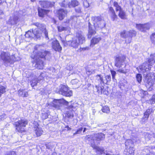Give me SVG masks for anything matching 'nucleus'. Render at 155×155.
<instances>
[{
    "mask_svg": "<svg viewBox=\"0 0 155 155\" xmlns=\"http://www.w3.org/2000/svg\"><path fill=\"white\" fill-rule=\"evenodd\" d=\"M151 40L153 43H155V33L153 34L150 37Z\"/></svg>",
    "mask_w": 155,
    "mask_h": 155,
    "instance_id": "864d4df0",
    "label": "nucleus"
},
{
    "mask_svg": "<svg viewBox=\"0 0 155 155\" xmlns=\"http://www.w3.org/2000/svg\"><path fill=\"white\" fill-rule=\"evenodd\" d=\"M153 110L152 108L147 109L144 113V115L143 118L144 120H148L150 114L152 112Z\"/></svg>",
    "mask_w": 155,
    "mask_h": 155,
    "instance_id": "393cba45",
    "label": "nucleus"
},
{
    "mask_svg": "<svg viewBox=\"0 0 155 155\" xmlns=\"http://www.w3.org/2000/svg\"><path fill=\"white\" fill-rule=\"evenodd\" d=\"M101 40V38L99 36H96L92 38L91 40L90 46L93 47L95 44H97Z\"/></svg>",
    "mask_w": 155,
    "mask_h": 155,
    "instance_id": "f3484780",
    "label": "nucleus"
},
{
    "mask_svg": "<svg viewBox=\"0 0 155 155\" xmlns=\"http://www.w3.org/2000/svg\"><path fill=\"white\" fill-rule=\"evenodd\" d=\"M105 78L106 80H104V82H103V84H107L108 83H109L111 81V76L110 75H107L105 76Z\"/></svg>",
    "mask_w": 155,
    "mask_h": 155,
    "instance_id": "72a5a7b5",
    "label": "nucleus"
},
{
    "mask_svg": "<svg viewBox=\"0 0 155 155\" xmlns=\"http://www.w3.org/2000/svg\"><path fill=\"white\" fill-rule=\"evenodd\" d=\"M148 61L151 64H153L155 63V53L150 55Z\"/></svg>",
    "mask_w": 155,
    "mask_h": 155,
    "instance_id": "cd10ccee",
    "label": "nucleus"
},
{
    "mask_svg": "<svg viewBox=\"0 0 155 155\" xmlns=\"http://www.w3.org/2000/svg\"><path fill=\"white\" fill-rule=\"evenodd\" d=\"M34 25L36 26L40 30V31H38V30L35 29L32 31L29 30L26 32L25 36L27 38H35L38 39L41 36V32H43L46 38L48 39V32L46 29L45 25L43 24H41L38 23H36Z\"/></svg>",
    "mask_w": 155,
    "mask_h": 155,
    "instance_id": "f257e3e1",
    "label": "nucleus"
},
{
    "mask_svg": "<svg viewBox=\"0 0 155 155\" xmlns=\"http://www.w3.org/2000/svg\"><path fill=\"white\" fill-rule=\"evenodd\" d=\"M106 155H113L110 154H109L108 153H106Z\"/></svg>",
    "mask_w": 155,
    "mask_h": 155,
    "instance_id": "774afa93",
    "label": "nucleus"
},
{
    "mask_svg": "<svg viewBox=\"0 0 155 155\" xmlns=\"http://www.w3.org/2000/svg\"><path fill=\"white\" fill-rule=\"evenodd\" d=\"M120 35L121 38L125 39L128 38V40H126V43H130L132 40L133 37L134 36L136 35V32L135 31L130 30L129 31H127L125 30H123L121 31L120 33Z\"/></svg>",
    "mask_w": 155,
    "mask_h": 155,
    "instance_id": "39448f33",
    "label": "nucleus"
},
{
    "mask_svg": "<svg viewBox=\"0 0 155 155\" xmlns=\"http://www.w3.org/2000/svg\"><path fill=\"white\" fill-rule=\"evenodd\" d=\"M43 61L39 59L36 62L35 67L39 69H42L43 68Z\"/></svg>",
    "mask_w": 155,
    "mask_h": 155,
    "instance_id": "a878e982",
    "label": "nucleus"
},
{
    "mask_svg": "<svg viewBox=\"0 0 155 155\" xmlns=\"http://www.w3.org/2000/svg\"><path fill=\"white\" fill-rule=\"evenodd\" d=\"M101 18L100 16H94L91 17V20L93 21V23L94 24V26H98V24H97L98 21H101Z\"/></svg>",
    "mask_w": 155,
    "mask_h": 155,
    "instance_id": "5701e85b",
    "label": "nucleus"
},
{
    "mask_svg": "<svg viewBox=\"0 0 155 155\" xmlns=\"http://www.w3.org/2000/svg\"><path fill=\"white\" fill-rule=\"evenodd\" d=\"M39 16L41 17H43L44 15H46L49 12L48 10H46L39 8L38 9Z\"/></svg>",
    "mask_w": 155,
    "mask_h": 155,
    "instance_id": "4be33fe9",
    "label": "nucleus"
},
{
    "mask_svg": "<svg viewBox=\"0 0 155 155\" xmlns=\"http://www.w3.org/2000/svg\"><path fill=\"white\" fill-rule=\"evenodd\" d=\"M85 139L87 140H88L89 139H91L93 140V135H87L85 137Z\"/></svg>",
    "mask_w": 155,
    "mask_h": 155,
    "instance_id": "5fc2aeb1",
    "label": "nucleus"
},
{
    "mask_svg": "<svg viewBox=\"0 0 155 155\" xmlns=\"http://www.w3.org/2000/svg\"><path fill=\"white\" fill-rule=\"evenodd\" d=\"M58 29L59 32H61L62 31L65 30L66 29V28L62 26H58Z\"/></svg>",
    "mask_w": 155,
    "mask_h": 155,
    "instance_id": "de8ad7c7",
    "label": "nucleus"
},
{
    "mask_svg": "<svg viewBox=\"0 0 155 155\" xmlns=\"http://www.w3.org/2000/svg\"><path fill=\"white\" fill-rule=\"evenodd\" d=\"M69 67H70V69H69L70 71H71L73 69V66H71V67L70 66Z\"/></svg>",
    "mask_w": 155,
    "mask_h": 155,
    "instance_id": "69168bd1",
    "label": "nucleus"
},
{
    "mask_svg": "<svg viewBox=\"0 0 155 155\" xmlns=\"http://www.w3.org/2000/svg\"><path fill=\"white\" fill-rule=\"evenodd\" d=\"M143 64H145L146 68H148V70L149 71L151 69V66H152L153 64H151L150 63H149L148 61V62H145L143 63Z\"/></svg>",
    "mask_w": 155,
    "mask_h": 155,
    "instance_id": "49530a36",
    "label": "nucleus"
},
{
    "mask_svg": "<svg viewBox=\"0 0 155 155\" xmlns=\"http://www.w3.org/2000/svg\"><path fill=\"white\" fill-rule=\"evenodd\" d=\"M92 0H83V5L84 6L87 8L88 7L90 6V4L92 3Z\"/></svg>",
    "mask_w": 155,
    "mask_h": 155,
    "instance_id": "f704fd0d",
    "label": "nucleus"
},
{
    "mask_svg": "<svg viewBox=\"0 0 155 155\" xmlns=\"http://www.w3.org/2000/svg\"><path fill=\"white\" fill-rule=\"evenodd\" d=\"M34 124H35V126H34L35 128H38V125L37 122L35 121L34 123Z\"/></svg>",
    "mask_w": 155,
    "mask_h": 155,
    "instance_id": "0e129e2a",
    "label": "nucleus"
},
{
    "mask_svg": "<svg viewBox=\"0 0 155 155\" xmlns=\"http://www.w3.org/2000/svg\"><path fill=\"white\" fill-rule=\"evenodd\" d=\"M79 2L76 0L72 1L71 3L68 4V7L70 8L75 7L78 6L79 5Z\"/></svg>",
    "mask_w": 155,
    "mask_h": 155,
    "instance_id": "bb28decb",
    "label": "nucleus"
},
{
    "mask_svg": "<svg viewBox=\"0 0 155 155\" xmlns=\"http://www.w3.org/2000/svg\"><path fill=\"white\" fill-rule=\"evenodd\" d=\"M72 95V91L71 90H68V97H70Z\"/></svg>",
    "mask_w": 155,
    "mask_h": 155,
    "instance_id": "680f3d73",
    "label": "nucleus"
},
{
    "mask_svg": "<svg viewBox=\"0 0 155 155\" xmlns=\"http://www.w3.org/2000/svg\"><path fill=\"white\" fill-rule=\"evenodd\" d=\"M4 15V13L2 10L0 9V18H2Z\"/></svg>",
    "mask_w": 155,
    "mask_h": 155,
    "instance_id": "052dcab7",
    "label": "nucleus"
},
{
    "mask_svg": "<svg viewBox=\"0 0 155 155\" xmlns=\"http://www.w3.org/2000/svg\"><path fill=\"white\" fill-rule=\"evenodd\" d=\"M75 38L78 39V42L80 44H82L85 41V38L82 32L81 31H79L76 33Z\"/></svg>",
    "mask_w": 155,
    "mask_h": 155,
    "instance_id": "6e6552de",
    "label": "nucleus"
},
{
    "mask_svg": "<svg viewBox=\"0 0 155 155\" xmlns=\"http://www.w3.org/2000/svg\"><path fill=\"white\" fill-rule=\"evenodd\" d=\"M114 6L116 8L117 7H118L119 5L118 4V3L116 2H114Z\"/></svg>",
    "mask_w": 155,
    "mask_h": 155,
    "instance_id": "e2e57ef3",
    "label": "nucleus"
},
{
    "mask_svg": "<svg viewBox=\"0 0 155 155\" xmlns=\"http://www.w3.org/2000/svg\"><path fill=\"white\" fill-rule=\"evenodd\" d=\"M18 93L19 96L27 97L28 96V92L25 89L19 90L18 91Z\"/></svg>",
    "mask_w": 155,
    "mask_h": 155,
    "instance_id": "b1692460",
    "label": "nucleus"
},
{
    "mask_svg": "<svg viewBox=\"0 0 155 155\" xmlns=\"http://www.w3.org/2000/svg\"><path fill=\"white\" fill-rule=\"evenodd\" d=\"M57 14L60 20H62L66 14V12L63 9H61L57 11Z\"/></svg>",
    "mask_w": 155,
    "mask_h": 155,
    "instance_id": "aec40b11",
    "label": "nucleus"
},
{
    "mask_svg": "<svg viewBox=\"0 0 155 155\" xmlns=\"http://www.w3.org/2000/svg\"><path fill=\"white\" fill-rule=\"evenodd\" d=\"M136 27L140 31L142 32H145L147 30H149L150 27V26L149 23H146L144 24L136 25Z\"/></svg>",
    "mask_w": 155,
    "mask_h": 155,
    "instance_id": "9d476101",
    "label": "nucleus"
},
{
    "mask_svg": "<svg viewBox=\"0 0 155 155\" xmlns=\"http://www.w3.org/2000/svg\"><path fill=\"white\" fill-rule=\"evenodd\" d=\"M6 117V115L5 114H3L2 115L0 116V119L1 120H3L5 119Z\"/></svg>",
    "mask_w": 155,
    "mask_h": 155,
    "instance_id": "bf43d9fd",
    "label": "nucleus"
},
{
    "mask_svg": "<svg viewBox=\"0 0 155 155\" xmlns=\"http://www.w3.org/2000/svg\"><path fill=\"white\" fill-rule=\"evenodd\" d=\"M149 103L151 104L155 103V94H153L149 101Z\"/></svg>",
    "mask_w": 155,
    "mask_h": 155,
    "instance_id": "a18cd8bd",
    "label": "nucleus"
},
{
    "mask_svg": "<svg viewBox=\"0 0 155 155\" xmlns=\"http://www.w3.org/2000/svg\"><path fill=\"white\" fill-rule=\"evenodd\" d=\"M48 114L47 113H42L41 116L43 119H45L48 117Z\"/></svg>",
    "mask_w": 155,
    "mask_h": 155,
    "instance_id": "8fccbe9b",
    "label": "nucleus"
},
{
    "mask_svg": "<svg viewBox=\"0 0 155 155\" xmlns=\"http://www.w3.org/2000/svg\"><path fill=\"white\" fill-rule=\"evenodd\" d=\"M39 3L42 7L44 8L51 7L54 5L53 3L46 1H40L39 2Z\"/></svg>",
    "mask_w": 155,
    "mask_h": 155,
    "instance_id": "dca6fc26",
    "label": "nucleus"
},
{
    "mask_svg": "<svg viewBox=\"0 0 155 155\" xmlns=\"http://www.w3.org/2000/svg\"><path fill=\"white\" fill-rule=\"evenodd\" d=\"M65 101L63 99L59 100H54L51 105L56 108H58L59 107L61 104H64Z\"/></svg>",
    "mask_w": 155,
    "mask_h": 155,
    "instance_id": "9b49d317",
    "label": "nucleus"
},
{
    "mask_svg": "<svg viewBox=\"0 0 155 155\" xmlns=\"http://www.w3.org/2000/svg\"><path fill=\"white\" fill-rule=\"evenodd\" d=\"M118 16L122 19H126V15L125 12L123 10L120 11L119 12Z\"/></svg>",
    "mask_w": 155,
    "mask_h": 155,
    "instance_id": "7c9ffc66",
    "label": "nucleus"
},
{
    "mask_svg": "<svg viewBox=\"0 0 155 155\" xmlns=\"http://www.w3.org/2000/svg\"><path fill=\"white\" fill-rule=\"evenodd\" d=\"M108 13L113 21H114L117 18V15L116 14L114 8L112 7H109Z\"/></svg>",
    "mask_w": 155,
    "mask_h": 155,
    "instance_id": "f8f14e48",
    "label": "nucleus"
},
{
    "mask_svg": "<svg viewBox=\"0 0 155 155\" xmlns=\"http://www.w3.org/2000/svg\"><path fill=\"white\" fill-rule=\"evenodd\" d=\"M35 132L37 136H40L42 134L43 131L41 128H37L35 130Z\"/></svg>",
    "mask_w": 155,
    "mask_h": 155,
    "instance_id": "c9c22d12",
    "label": "nucleus"
},
{
    "mask_svg": "<svg viewBox=\"0 0 155 155\" xmlns=\"http://www.w3.org/2000/svg\"><path fill=\"white\" fill-rule=\"evenodd\" d=\"M126 57L124 55H118L115 57L114 65L116 67L119 68L117 71L120 73L126 74L127 73L126 69L124 68H120L124 64L126 59Z\"/></svg>",
    "mask_w": 155,
    "mask_h": 155,
    "instance_id": "f03ea898",
    "label": "nucleus"
},
{
    "mask_svg": "<svg viewBox=\"0 0 155 155\" xmlns=\"http://www.w3.org/2000/svg\"><path fill=\"white\" fill-rule=\"evenodd\" d=\"M68 42L69 43L68 44L70 46L74 48H77L79 44L75 38H73L72 41H68Z\"/></svg>",
    "mask_w": 155,
    "mask_h": 155,
    "instance_id": "412c9836",
    "label": "nucleus"
},
{
    "mask_svg": "<svg viewBox=\"0 0 155 155\" xmlns=\"http://www.w3.org/2000/svg\"><path fill=\"white\" fill-rule=\"evenodd\" d=\"M125 144L127 148L133 147L134 146L133 142L131 140H127L125 143Z\"/></svg>",
    "mask_w": 155,
    "mask_h": 155,
    "instance_id": "c85d7f7f",
    "label": "nucleus"
},
{
    "mask_svg": "<svg viewBox=\"0 0 155 155\" xmlns=\"http://www.w3.org/2000/svg\"><path fill=\"white\" fill-rule=\"evenodd\" d=\"M52 154L53 155H57V153L55 152L53 153Z\"/></svg>",
    "mask_w": 155,
    "mask_h": 155,
    "instance_id": "338daca9",
    "label": "nucleus"
},
{
    "mask_svg": "<svg viewBox=\"0 0 155 155\" xmlns=\"http://www.w3.org/2000/svg\"><path fill=\"white\" fill-rule=\"evenodd\" d=\"M88 34L87 35V38L90 39L92 36L96 32L93 28L92 25L90 22L88 23Z\"/></svg>",
    "mask_w": 155,
    "mask_h": 155,
    "instance_id": "a211bd4d",
    "label": "nucleus"
},
{
    "mask_svg": "<svg viewBox=\"0 0 155 155\" xmlns=\"http://www.w3.org/2000/svg\"><path fill=\"white\" fill-rule=\"evenodd\" d=\"M78 80L77 79H73L71 80V83L72 84H75L78 83Z\"/></svg>",
    "mask_w": 155,
    "mask_h": 155,
    "instance_id": "6e6d98bb",
    "label": "nucleus"
},
{
    "mask_svg": "<svg viewBox=\"0 0 155 155\" xmlns=\"http://www.w3.org/2000/svg\"><path fill=\"white\" fill-rule=\"evenodd\" d=\"M105 138V134L102 133L95 134L93 135V140L100 141L103 140Z\"/></svg>",
    "mask_w": 155,
    "mask_h": 155,
    "instance_id": "ddd939ff",
    "label": "nucleus"
},
{
    "mask_svg": "<svg viewBox=\"0 0 155 155\" xmlns=\"http://www.w3.org/2000/svg\"><path fill=\"white\" fill-rule=\"evenodd\" d=\"M91 147L95 150V152L97 154H102L104 152L103 147L96 146L94 144H91Z\"/></svg>",
    "mask_w": 155,
    "mask_h": 155,
    "instance_id": "2eb2a0df",
    "label": "nucleus"
},
{
    "mask_svg": "<svg viewBox=\"0 0 155 155\" xmlns=\"http://www.w3.org/2000/svg\"><path fill=\"white\" fill-rule=\"evenodd\" d=\"M7 155H16V153L14 151H10L8 153Z\"/></svg>",
    "mask_w": 155,
    "mask_h": 155,
    "instance_id": "4d7b16f0",
    "label": "nucleus"
},
{
    "mask_svg": "<svg viewBox=\"0 0 155 155\" xmlns=\"http://www.w3.org/2000/svg\"><path fill=\"white\" fill-rule=\"evenodd\" d=\"M104 88L103 86H100L99 85H96L95 87V90L98 93H102V90Z\"/></svg>",
    "mask_w": 155,
    "mask_h": 155,
    "instance_id": "ea45409f",
    "label": "nucleus"
},
{
    "mask_svg": "<svg viewBox=\"0 0 155 155\" xmlns=\"http://www.w3.org/2000/svg\"><path fill=\"white\" fill-rule=\"evenodd\" d=\"M68 88L64 85H62L61 86L60 90L59 91V93L62 95L68 96Z\"/></svg>",
    "mask_w": 155,
    "mask_h": 155,
    "instance_id": "6ab92c4d",
    "label": "nucleus"
},
{
    "mask_svg": "<svg viewBox=\"0 0 155 155\" xmlns=\"http://www.w3.org/2000/svg\"><path fill=\"white\" fill-rule=\"evenodd\" d=\"M0 59L5 64H12L15 61L14 55H11L9 52L2 51L1 52Z\"/></svg>",
    "mask_w": 155,
    "mask_h": 155,
    "instance_id": "7ed1b4c3",
    "label": "nucleus"
},
{
    "mask_svg": "<svg viewBox=\"0 0 155 155\" xmlns=\"http://www.w3.org/2000/svg\"><path fill=\"white\" fill-rule=\"evenodd\" d=\"M6 88V87L5 85L3 86L0 84V97L5 92Z\"/></svg>",
    "mask_w": 155,
    "mask_h": 155,
    "instance_id": "4c0bfd02",
    "label": "nucleus"
},
{
    "mask_svg": "<svg viewBox=\"0 0 155 155\" xmlns=\"http://www.w3.org/2000/svg\"><path fill=\"white\" fill-rule=\"evenodd\" d=\"M75 12L78 13H81V8L80 7H77L75 8Z\"/></svg>",
    "mask_w": 155,
    "mask_h": 155,
    "instance_id": "09e8293b",
    "label": "nucleus"
},
{
    "mask_svg": "<svg viewBox=\"0 0 155 155\" xmlns=\"http://www.w3.org/2000/svg\"><path fill=\"white\" fill-rule=\"evenodd\" d=\"M28 123V120L24 119H21L15 122L14 125L15 126L16 130L19 133L24 134L25 132V127Z\"/></svg>",
    "mask_w": 155,
    "mask_h": 155,
    "instance_id": "20e7f679",
    "label": "nucleus"
},
{
    "mask_svg": "<svg viewBox=\"0 0 155 155\" xmlns=\"http://www.w3.org/2000/svg\"><path fill=\"white\" fill-rule=\"evenodd\" d=\"M136 78L138 82L140 83L141 82L142 79V75L139 74H137L136 75Z\"/></svg>",
    "mask_w": 155,
    "mask_h": 155,
    "instance_id": "c03bdc74",
    "label": "nucleus"
},
{
    "mask_svg": "<svg viewBox=\"0 0 155 155\" xmlns=\"http://www.w3.org/2000/svg\"><path fill=\"white\" fill-rule=\"evenodd\" d=\"M19 18L17 16H12L7 21V23L11 25H16L18 21Z\"/></svg>",
    "mask_w": 155,
    "mask_h": 155,
    "instance_id": "1a4fd4ad",
    "label": "nucleus"
},
{
    "mask_svg": "<svg viewBox=\"0 0 155 155\" xmlns=\"http://www.w3.org/2000/svg\"><path fill=\"white\" fill-rule=\"evenodd\" d=\"M127 152L130 155H134V149L133 147H129L127 148Z\"/></svg>",
    "mask_w": 155,
    "mask_h": 155,
    "instance_id": "58836bf2",
    "label": "nucleus"
},
{
    "mask_svg": "<svg viewBox=\"0 0 155 155\" xmlns=\"http://www.w3.org/2000/svg\"><path fill=\"white\" fill-rule=\"evenodd\" d=\"M89 68H90V67L88 66L86 68V74L88 75H90L91 74L92 72H95V70L93 69V68L92 69L90 70L89 69Z\"/></svg>",
    "mask_w": 155,
    "mask_h": 155,
    "instance_id": "a19ab883",
    "label": "nucleus"
},
{
    "mask_svg": "<svg viewBox=\"0 0 155 155\" xmlns=\"http://www.w3.org/2000/svg\"><path fill=\"white\" fill-rule=\"evenodd\" d=\"M96 80L97 81L100 82L101 84H103V82H104V79L101 74L97 75L96 76Z\"/></svg>",
    "mask_w": 155,
    "mask_h": 155,
    "instance_id": "2f4dec72",
    "label": "nucleus"
},
{
    "mask_svg": "<svg viewBox=\"0 0 155 155\" xmlns=\"http://www.w3.org/2000/svg\"><path fill=\"white\" fill-rule=\"evenodd\" d=\"M52 47L53 48L55 51H60L62 49V48L60 45L58 41L56 40L52 42Z\"/></svg>",
    "mask_w": 155,
    "mask_h": 155,
    "instance_id": "4468645a",
    "label": "nucleus"
},
{
    "mask_svg": "<svg viewBox=\"0 0 155 155\" xmlns=\"http://www.w3.org/2000/svg\"><path fill=\"white\" fill-rule=\"evenodd\" d=\"M83 129V128L82 127L79 128L77 130V131L75 133H74V135L76 134H80L81 133Z\"/></svg>",
    "mask_w": 155,
    "mask_h": 155,
    "instance_id": "603ef678",
    "label": "nucleus"
},
{
    "mask_svg": "<svg viewBox=\"0 0 155 155\" xmlns=\"http://www.w3.org/2000/svg\"><path fill=\"white\" fill-rule=\"evenodd\" d=\"M46 75L45 72H42L41 73L38 78L33 79L31 81V84L32 87H33L36 85L38 83L41 82V81L43 80Z\"/></svg>",
    "mask_w": 155,
    "mask_h": 155,
    "instance_id": "0eeeda50",
    "label": "nucleus"
},
{
    "mask_svg": "<svg viewBox=\"0 0 155 155\" xmlns=\"http://www.w3.org/2000/svg\"><path fill=\"white\" fill-rule=\"evenodd\" d=\"M153 136H154L153 134H150L149 133H147L145 134V138L147 140H150L151 139L153 138Z\"/></svg>",
    "mask_w": 155,
    "mask_h": 155,
    "instance_id": "37998d69",
    "label": "nucleus"
},
{
    "mask_svg": "<svg viewBox=\"0 0 155 155\" xmlns=\"http://www.w3.org/2000/svg\"><path fill=\"white\" fill-rule=\"evenodd\" d=\"M110 72L112 76V79L114 80L115 79L116 73L115 71L111 70H110Z\"/></svg>",
    "mask_w": 155,
    "mask_h": 155,
    "instance_id": "3c124183",
    "label": "nucleus"
},
{
    "mask_svg": "<svg viewBox=\"0 0 155 155\" xmlns=\"http://www.w3.org/2000/svg\"><path fill=\"white\" fill-rule=\"evenodd\" d=\"M99 21V22H98L97 23L98 24V26H94L96 28H102L105 26V25L104 22V20H102V18H101V21Z\"/></svg>",
    "mask_w": 155,
    "mask_h": 155,
    "instance_id": "c756f323",
    "label": "nucleus"
},
{
    "mask_svg": "<svg viewBox=\"0 0 155 155\" xmlns=\"http://www.w3.org/2000/svg\"><path fill=\"white\" fill-rule=\"evenodd\" d=\"M145 81L150 86H151L154 84V82L150 77L146 78L145 79Z\"/></svg>",
    "mask_w": 155,
    "mask_h": 155,
    "instance_id": "473e14b6",
    "label": "nucleus"
},
{
    "mask_svg": "<svg viewBox=\"0 0 155 155\" xmlns=\"http://www.w3.org/2000/svg\"><path fill=\"white\" fill-rule=\"evenodd\" d=\"M145 65V64L143 63L141 65L139 66V68L140 71L143 73H144L148 71L147 69L148 68H146Z\"/></svg>",
    "mask_w": 155,
    "mask_h": 155,
    "instance_id": "e433bc0d",
    "label": "nucleus"
},
{
    "mask_svg": "<svg viewBox=\"0 0 155 155\" xmlns=\"http://www.w3.org/2000/svg\"><path fill=\"white\" fill-rule=\"evenodd\" d=\"M115 9L116 11H119L120 12V11L123 10L121 7L119 5Z\"/></svg>",
    "mask_w": 155,
    "mask_h": 155,
    "instance_id": "13d9d810",
    "label": "nucleus"
},
{
    "mask_svg": "<svg viewBox=\"0 0 155 155\" xmlns=\"http://www.w3.org/2000/svg\"><path fill=\"white\" fill-rule=\"evenodd\" d=\"M44 47L42 45H36L35 47V49L38 50L39 52L38 54V56L41 58H48L50 56V53L49 51H45L43 50Z\"/></svg>",
    "mask_w": 155,
    "mask_h": 155,
    "instance_id": "423d86ee",
    "label": "nucleus"
},
{
    "mask_svg": "<svg viewBox=\"0 0 155 155\" xmlns=\"http://www.w3.org/2000/svg\"><path fill=\"white\" fill-rule=\"evenodd\" d=\"M102 110L103 112L106 113H109L110 112L109 107L106 106H105L102 108Z\"/></svg>",
    "mask_w": 155,
    "mask_h": 155,
    "instance_id": "79ce46f5",
    "label": "nucleus"
}]
</instances>
